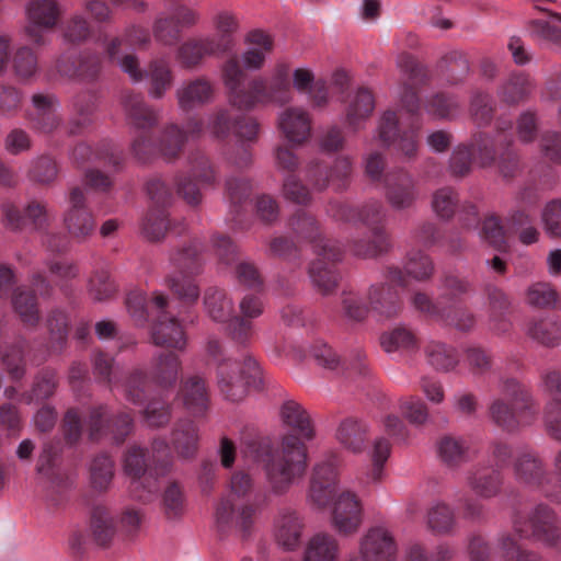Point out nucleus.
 <instances>
[{
	"mask_svg": "<svg viewBox=\"0 0 561 561\" xmlns=\"http://www.w3.org/2000/svg\"><path fill=\"white\" fill-rule=\"evenodd\" d=\"M280 417L283 424L298 436L283 435L275 447L252 442L244 451L261 465L268 492L276 496L285 495L305 477L308 450L304 440L314 437L310 415L300 403L286 401L282 405Z\"/></svg>",
	"mask_w": 561,
	"mask_h": 561,
	"instance_id": "1",
	"label": "nucleus"
},
{
	"mask_svg": "<svg viewBox=\"0 0 561 561\" xmlns=\"http://www.w3.org/2000/svg\"><path fill=\"white\" fill-rule=\"evenodd\" d=\"M122 105L128 125L139 133L133 139L131 150L141 161L156 151L168 158L175 157L186 141L199 138L204 131L203 124L192 119L184 129L174 124L169 125L160 139L152 141L147 133L159 122V112L148 105L141 94L134 92L123 95Z\"/></svg>",
	"mask_w": 561,
	"mask_h": 561,
	"instance_id": "2",
	"label": "nucleus"
},
{
	"mask_svg": "<svg viewBox=\"0 0 561 561\" xmlns=\"http://www.w3.org/2000/svg\"><path fill=\"white\" fill-rule=\"evenodd\" d=\"M339 459L329 454L319 459L313 467L307 491V502L317 508L332 506L331 522L334 529L343 535L356 533L363 523V506L357 496L350 491L339 490Z\"/></svg>",
	"mask_w": 561,
	"mask_h": 561,
	"instance_id": "3",
	"label": "nucleus"
},
{
	"mask_svg": "<svg viewBox=\"0 0 561 561\" xmlns=\"http://www.w3.org/2000/svg\"><path fill=\"white\" fill-rule=\"evenodd\" d=\"M222 79L230 104L239 110H252L270 103L282 104L291 99L289 67L285 64L276 66L271 79H254L245 89V73L237 59H229L224 66Z\"/></svg>",
	"mask_w": 561,
	"mask_h": 561,
	"instance_id": "4",
	"label": "nucleus"
},
{
	"mask_svg": "<svg viewBox=\"0 0 561 561\" xmlns=\"http://www.w3.org/2000/svg\"><path fill=\"white\" fill-rule=\"evenodd\" d=\"M512 127V122H499L495 136L479 134L468 146H457L450 157V171L455 175H465L470 171L471 164L482 168L497 163L500 173L504 178L513 176L518 167L516 153L511 149L512 137L503 131Z\"/></svg>",
	"mask_w": 561,
	"mask_h": 561,
	"instance_id": "5",
	"label": "nucleus"
},
{
	"mask_svg": "<svg viewBox=\"0 0 561 561\" xmlns=\"http://www.w3.org/2000/svg\"><path fill=\"white\" fill-rule=\"evenodd\" d=\"M264 503L253 477L244 471L231 474L224 496L216 507V522L220 527H236L249 531Z\"/></svg>",
	"mask_w": 561,
	"mask_h": 561,
	"instance_id": "6",
	"label": "nucleus"
},
{
	"mask_svg": "<svg viewBox=\"0 0 561 561\" xmlns=\"http://www.w3.org/2000/svg\"><path fill=\"white\" fill-rule=\"evenodd\" d=\"M299 238L308 240L317 259L311 262L308 273L312 285L322 294L333 291L339 282L335 263L342 257L341 248L330 240L322 238L318 231L316 219L305 211L298 213L291 222Z\"/></svg>",
	"mask_w": 561,
	"mask_h": 561,
	"instance_id": "7",
	"label": "nucleus"
},
{
	"mask_svg": "<svg viewBox=\"0 0 561 561\" xmlns=\"http://www.w3.org/2000/svg\"><path fill=\"white\" fill-rule=\"evenodd\" d=\"M502 398L490 405L492 421L506 432L531 425L538 414L529 392L514 378L501 383Z\"/></svg>",
	"mask_w": 561,
	"mask_h": 561,
	"instance_id": "8",
	"label": "nucleus"
},
{
	"mask_svg": "<svg viewBox=\"0 0 561 561\" xmlns=\"http://www.w3.org/2000/svg\"><path fill=\"white\" fill-rule=\"evenodd\" d=\"M208 355L217 363V385L227 400L239 401L245 393L251 379L260 376V367L252 356L244 357L243 363L222 357V347L217 339H209Z\"/></svg>",
	"mask_w": 561,
	"mask_h": 561,
	"instance_id": "9",
	"label": "nucleus"
},
{
	"mask_svg": "<svg viewBox=\"0 0 561 561\" xmlns=\"http://www.w3.org/2000/svg\"><path fill=\"white\" fill-rule=\"evenodd\" d=\"M514 534L545 548H554L561 542V524L557 512L547 504L535 505L527 516L516 513L512 517Z\"/></svg>",
	"mask_w": 561,
	"mask_h": 561,
	"instance_id": "10",
	"label": "nucleus"
},
{
	"mask_svg": "<svg viewBox=\"0 0 561 561\" xmlns=\"http://www.w3.org/2000/svg\"><path fill=\"white\" fill-rule=\"evenodd\" d=\"M181 366L182 363L178 355L173 353L158 354L152 358L147 375L136 370L129 376L124 385L126 399L135 405H141L147 380L161 388L173 387L179 378Z\"/></svg>",
	"mask_w": 561,
	"mask_h": 561,
	"instance_id": "11",
	"label": "nucleus"
},
{
	"mask_svg": "<svg viewBox=\"0 0 561 561\" xmlns=\"http://www.w3.org/2000/svg\"><path fill=\"white\" fill-rule=\"evenodd\" d=\"M117 43L115 42L110 46V59L116 61L133 83L137 84L148 79L150 84L149 96L156 100L162 99L173 82L169 62L164 59H153L149 64L148 71H145L140 68L136 54L129 53L125 56H118V51H116Z\"/></svg>",
	"mask_w": 561,
	"mask_h": 561,
	"instance_id": "12",
	"label": "nucleus"
},
{
	"mask_svg": "<svg viewBox=\"0 0 561 561\" xmlns=\"http://www.w3.org/2000/svg\"><path fill=\"white\" fill-rule=\"evenodd\" d=\"M169 308L168 297L162 291H154L150 300V311L157 312V319L151 325V341L157 346L182 351L186 346V335Z\"/></svg>",
	"mask_w": 561,
	"mask_h": 561,
	"instance_id": "13",
	"label": "nucleus"
},
{
	"mask_svg": "<svg viewBox=\"0 0 561 561\" xmlns=\"http://www.w3.org/2000/svg\"><path fill=\"white\" fill-rule=\"evenodd\" d=\"M199 249L201 244L194 241L188 248L179 251L171 257L174 274L167 282L179 299L185 304H194L199 295L198 287L191 278L201 267Z\"/></svg>",
	"mask_w": 561,
	"mask_h": 561,
	"instance_id": "14",
	"label": "nucleus"
},
{
	"mask_svg": "<svg viewBox=\"0 0 561 561\" xmlns=\"http://www.w3.org/2000/svg\"><path fill=\"white\" fill-rule=\"evenodd\" d=\"M147 193L157 209H151L142 220L141 231L144 236L151 241H159L167 233H182L184 231L183 224L180 231H176V226H170L164 206L171 198V193L165 183L159 179L151 180L147 183Z\"/></svg>",
	"mask_w": 561,
	"mask_h": 561,
	"instance_id": "15",
	"label": "nucleus"
},
{
	"mask_svg": "<svg viewBox=\"0 0 561 561\" xmlns=\"http://www.w3.org/2000/svg\"><path fill=\"white\" fill-rule=\"evenodd\" d=\"M419 129V118L413 117L411 126L400 131L397 114L391 111H386L379 118L375 137L382 147L389 148L393 146L404 156L412 157L417 150Z\"/></svg>",
	"mask_w": 561,
	"mask_h": 561,
	"instance_id": "16",
	"label": "nucleus"
},
{
	"mask_svg": "<svg viewBox=\"0 0 561 561\" xmlns=\"http://www.w3.org/2000/svg\"><path fill=\"white\" fill-rule=\"evenodd\" d=\"M398 287H407L405 276L398 267H389L385 282L373 284L368 291L371 309L380 317L391 318L400 308Z\"/></svg>",
	"mask_w": 561,
	"mask_h": 561,
	"instance_id": "17",
	"label": "nucleus"
},
{
	"mask_svg": "<svg viewBox=\"0 0 561 561\" xmlns=\"http://www.w3.org/2000/svg\"><path fill=\"white\" fill-rule=\"evenodd\" d=\"M401 72L400 102L412 116H419L421 105L419 90L426 83V69L410 55H400L397 60Z\"/></svg>",
	"mask_w": 561,
	"mask_h": 561,
	"instance_id": "18",
	"label": "nucleus"
},
{
	"mask_svg": "<svg viewBox=\"0 0 561 561\" xmlns=\"http://www.w3.org/2000/svg\"><path fill=\"white\" fill-rule=\"evenodd\" d=\"M61 11L55 0H32L26 5V36L36 45H44L45 33L53 30Z\"/></svg>",
	"mask_w": 561,
	"mask_h": 561,
	"instance_id": "19",
	"label": "nucleus"
},
{
	"mask_svg": "<svg viewBox=\"0 0 561 561\" xmlns=\"http://www.w3.org/2000/svg\"><path fill=\"white\" fill-rule=\"evenodd\" d=\"M15 283L13 270L5 265H0V298H7L11 295L12 306L23 323L35 325L39 320L36 297L18 287L12 291Z\"/></svg>",
	"mask_w": 561,
	"mask_h": 561,
	"instance_id": "20",
	"label": "nucleus"
},
{
	"mask_svg": "<svg viewBox=\"0 0 561 561\" xmlns=\"http://www.w3.org/2000/svg\"><path fill=\"white\" fill-rule=\"evenodd\" d=\"M196 180L203 186H211L216 183L217 174L209 160L201 153L194 154L190 160V175L178 184V193L190 205H197L202 201V194Z\"/></svg>",
	"mask_w": 561,
	"mask_h": 561,
	"instance_id": "21",
	"label": "nucleus"
},
{
	"mask_svg": "<svg viewBox=\"0 0 561 561\" xmlns=\"http://www.w3.org/2000/svg\"><path fill=\"white\" fill-rule=\"evenodd\" d=\"M259 124L254 119H237L232 118L230 111L227 108H219L209 116L207 123V131L217 139L228 137L233 130L239 140L254 141L259 134Z\"/></svg>",
	"mask_w": 561,
	"mask_h": 561,
	"instance_id": "22",
	"label": "nucleus"
},
{
	"mask_svg": "<svg viewBox=\"0 0 561 561\" xmlns=\"http://www.w3.org/2000/svg\"><path fill=\"white\" fill-rule=\"evenodd\" d=\"M226 53L224 38H210L208 35L190 38L182 43L176 50V60L183 68L199 67L204 59L220 56Z\"/></svg>",
	"mask_w": 561,
	"mask_h": 561,
	"instance_id": "23",
	"label": "nucleus"
},
{
	"mask_svg": "<svg viewBox=\"0 0 561 561\" xmlns=\"http://www.w3.org/2000/svg\"><path fill=\"white\" fill-rule=\"evenodd\" d=\"M352 165L353 162L348 157L336 159L330 170L322 168L319 161H311L307 167V178L318 191H322L330 185L335 191H342L348 183Z\"/></svg>",
	"mask_w": 561,
	"mask_h": 561,
	"instance_id": "24",
	"label": "nucleus"
},
{
	"mask_svg": "<svg viewBox=\"0 0 561 561\" xmlns=\"http://www.w3.org/2000/svg\"><path fill=\"white\" fill-rule=\"evenodd\" d=\"M397 550L392 534L382 526L369 528L359 543L363 561H396Z\"/></svg>",
	"mask_w": 561,
	"mask_h": 561,
	"instance_id": "25",
	"label": "nucleus"
},
{
	"mask_svg": "<svg viewBox=\"0 0 561 561\" xmlns=\"http://www.w3.org/2000/svg\"><path fill=\"white\" fill-rule=\"evenodd\" d=\"M304 530V518L297 511L283 508L275 516L273 536L282 549L295 551L300 546Z\"/></svg>",
	"mask_w": 561,
	"mask_h": 561,
	"instance_id": "26",
	"label": "nucleus"
},
{
	"mask_svg": "<svg viewBox=\"0 0 561 561\" xmlns=\"http://www.w3.org/2000/svg\"><path fill=\"white\" fill-rule=\"evenodd\" d=\"M277 128L291 146H301L310 138L311 117L306 110L289 106L278 113Z\"/></svg>",
	"mask_w": 561,
	"mask_h": 561,
	"instance_id": "27",
	"label": "nucleus"
},
{
	"mask_svg": "<svg viewBox=\"0 0 561 561\" xmlns=\"http://www.w3.org/2000/svg\"><path fill=\"white\" fill-rule=\"evenodd\" d=\"M383 188L388 203L398 210L411 207L417 198L415 183L404 171L387 173Z\"/></svg>",
	"mask_w": 561,
	"mask_h": 561,
	"instance_id": "28",
	"label": "nucleus"
},
{
	"mask_svg": "<svg viewBox=\"0 0 561 561\" xmlns=\"http://www.w3.org/2000/svg\"><path fill=\"white\" fill-rule=\"evenodd\" d=\"M64 220L69 233L75 238H85L94 230V218L85 207L84 194L79 187L70 192L69 209Z\"/></svg>",
	"mask_w": 561,
	"mask_h": 561,
	"instance_id": "29",
	"label": "nucleus"
},
{
	"mask_svg": "<svg viewBox=\"0 0 561 561\" xmlns=\"http://www.w3.org/2000/svg\"><path fill=\"white\" fill-rule=\"evenodd\" d=\"M311 356L318 365L325 369L348 371L350 376L353 374L365 375L367 373V365L364 362L365 355L360 351H356L353 359L348 364H342L337 355L328 344L318 341L311 346Z\"/></svg>",
	"mask_w": 561,
	"mask_h": 561,
	"instance_id": "30",
	"label": "nucleus"
},
{
	"mask_svg": "<svg viewBox=\"0 0 561 561\" xmlns=\"http://www.w3.org/2000/svg\"><path fill=\"white\" fill-rule=\"evenodd\" d=\"M515 480L531 489H541L549 481V473L541 459L534 453H522L514 461Z\"/></svg>",
	"mask_w": 561,
	"mask_h": 561,
	"instance_id": "31",
	"label": "nucleus"
},
{
	"mask_svg": "<svg viewBox=\"0 0 561 561\" xmlns=\"http://www.w3.org/2000/svg\"><path fill=\"white\" fill-rule=\"evenodd\" d=\"M375 110V98L366 88H358L347 96L345 123L353 131L360 130Z\"/></svg>",
	"mask_w": 561,
	"mask_h": 561,
	"instance_id": "32",
	"label": "nucleus"
},
{
	"mask_svg": "<svg viewBox=\"0 0 561 561\" xmlns=\"http://www.w3.org/2000/svg\"><path fill=\"white\" fill-rule=\"evenodd\" d=\"M329 211L339 220L347 222H362L368 227L381 224L386 218V210L381 203L370 202L362 208H355L343 204H334Z\"/></svg>",
	"mask_w": 561,
	"mask_h": 561,
	"instance_id": "33",
	"label": "nucleus"
},
{
	"mask_svg": "<svg viewBox=\"0 0 561 561\" xmlns=\"http://www.w3.org/2000/svg\"><path fill=\"white\" fill-rule=\"evenodd\" d=\"M186 411L195 416L204 415L208 409L209 396L205 380L199 376L185 378L178 394Z\"/></svg>",
	"mask_w": 561,
	"mask_h": 561,
	"instance_id": "34",
	"label": "nucleus"
},
{
	"mask_svg": "<svg viewBox=\"0 0 561 561\" xmlns=\"http://www.w3.org/2000/svg\"><path fill=\"white\" fill-rule=\"evenodd\" d=\"M214 85L206 78H196L183 83L176 91V99L182 110H191L209 103L214 99Z\"/></svg>",
	"mask_w": 561,
	"mask_h": 561,
	"instance_id": "35",
	"label": "nucleus"
},
{
	"mask_svg": "<svg viewBox=\"0 0 561 561\" xmlns=\"http://www.w3.org/2000/svg\"><path fill=\"white\" fill-rule=\"evenodd\" d=\"M33 105L35 112L32 117L34 128L41 133H50L60 123L57 110L59 103L54 95L50 94H34Z\"/></svg>",
	"mask_w": 561,
	"mask_h": 561,
	"instance_id": "36",
	"label": "nucleus"
},
{
	"mask_svg": "<svg viewBox=\"0 0 561 561\" xmlns=\"http://www.w3.org/2000/svg\"><path fill=\"white\" fill-rule=\"evenodd\" d=\"M535 89V82L525 72H512L497 89L499 99L508 105H516L526 100Z\"/></svg>",
	"mask_w": 561,
	"mask_h": 561,
	"instance_id": "37",
	"label": "nucleus"
},
{
	"mask_svg": "<svg viewBox=\"0 0 561 561\" xmlns=\"http://www.w3.org/2000/svg\"><path fill=\"white\" fill-rule=\"evenodd\" d=\"M89 529L98 545L107 546L117 535L118 522L110 508L98 505L92 510Z\"/></svg>",
	"mask_w": 561,
	"mask_h": 561,
	"instance_id": "38",
	"label": "nucleus"
},
{
	"mask_svg": "<svg viewBox=\"0 0 561 561\" xmlns=\"http://www.w3.org/2000/svg\"><path fill=\"white\" fill-rule=\"evenodd\" d=\"M339 554L337 540L327 533H317L306 542L302 561H337Z\"/></svg>",
	"mask_w": 561,
	"mask_h": 561,
	"instance_id": "39",
	"label": "nucleus"
},
{
	"mask_svg": "<svg viewBox=\"0 0 561 561\" xmlns=\"http://www.w3.org/2000/svg\"><path fill=\"white\" fill-rule=\"evenodd\" d=\"M466 484L477 496L492 499L500 494L503 480L497 470L480 468L467 473Z\"/></svg>",
	"mask_w": 561,
	"mask_h": 561,
	"instance_id": "40",
	"label": "nucleus"
},
{
	"mask_svg": "<svg viewBox=\"0 0 561 561\" xmlns=\"http://www.w3.org/2000/svg\"><path fill=\"white\" fill-rule=\"evenodd\" d=\"M198 440V427L191 420H183L178 423L171 436L173 449L182 459H190L195 456Z\"/></svg>",
	"mask_w": 561,
	"mask_h": 561,
	"instance_id": "41",
	"label": "nucleus"
},
{
	"mask_svg": "<svg viewBox=\"0 0 561 561\" xmlns=\"http://www.w3.org/2000/svg\"><path fill=\"white\" fill-rule=\"evenodd\" d=\"M248 42L249 48L242 54V64L249 70H257L272 51L273 39L267 33L255 30L249 33Z\"/></svg>",
	"mask_w": 561,
	"mask_h": 561,
	"instance_id": "42",
	"label": "nucleus"
},
{
	"mask_svg": "<svg viewBox=\"0 0 561 561\" xmlns=\"http://www.w3.org/2000/svg\"><path fill=\"white\" fill-rule=\"evenodd\" d=\"M2 211L4 214L5 224L11 229H20L25 220H30L36 227H41L47 219L45 206L36 202H32L26 206L23 216L20 215L19 210L11 203L2 204Z\"/></svg>",
	"mask_w": 561,
	"mask_h": 561,
	"instance_id": "43",
	"label": "nucleus"
},
{
	"mask_svg": "<svg viewBox=\"0 0 561 561\" xmlns=\"http://www.w3.org/2000/svg\"><path fill=\"white\" fill-rule=\"evenodd\" d=\"M437 455L448 467H458L471 459L466 440L455 436H444L437 443Z\"/></svg>",
	"mask_w": 561,
	"mask_h": 561,
	"instance_id": "44",
	"label": "nucleus"
},
{
	"mask_svg": "<svg viewBox=\"0 0 561 561\" xmlns=\"http://www.w3.org/2000/svg\"><path fill=\"white\" fill-rule=\"evenodd\" d=\"M99 66V56H82L79 60H72V55L64 54L57 60L58 72L68 78H85L94 76Z\"/></svg>",
	"mask_w": 561,
	"mask_h": 561,
	"instance_id": "45",
	"label": "nucleus"
},
{
	"mask_svg": "<svg viewBox=\"0 0 561 561\" xmlns=\"http://www.w3.org/2000/svg\"><path fill=\"white\" fill-rule=\"evenodd\" d=\"M366 434L367 426L364 422L348 417L340 423L336 438L346 449L359 453L364 448Z\"/></svg>",
	"mask_w": 561,
	"mask_h": 561,
	"instance_id": "46",
	"label": "nucleus"
},
{
	"mask_svg": "<svg viewBox=\"0 0 561 561\" xmlns=\"http://www.w3.org/2000/svg\"><path fill=\"white\" fill-rule=\"evenodd\" d=\"M115 42H118L116 44V51H118V56H125L129 53L136 54V48L148 46L151 42V36L148 28L140 25H130L126 27L122 37H116L106 45V53L108 56L110 46Z\"/></svg>",
	"mask_w": 561,
	"mask_h": 561,
	"instance_id": "47",
	"label": "nucleus"
},
{
	"mask_svg": "<svg viewBox=\"0 0 561 561\" xmlns=\"http://www.w3.org/2000/svg\"><path fill=\"white\" fill-rule=\"evenodd\" d=\"M205 311L216 322H226L232 318L233 302L225 290L209 288L204 296Z\"/></svg>",
	"mask_w": 561,
	"mask_h": 561,
	"instance_id": "48",
	"label": "nucleus"
},
{
	"mask_svg": "<svg viewBox=\"0 0 561 561\" xmlns=\"http://www.w3.org/2000/svg\"><path fill=\"white\" fill-rule=\"evenodd\" d=\"M380 343L388 354H408L417 348V340L414 333L404 327H398L383 333Z\"/></svg>",
	"mask_w": 561,
	"mask_h": 561,
	"instance_id": "49",
	"label": "nucleus"
},
{
	"mask_svg": "<svg viewBox=\"0 0 561 561\" xmlns=\"http://www.w3.org/2000/svg\"><path fill=\"white\" fill-rule=\"evenodd\" d=\"M71 159L78 164L88 161H100L104 164H112L113 167L118 165L121 161V158L114 153L108 144H103L95 149L87 144H79L72 149Z\"/></svg>",
	"mask_w": 561,
	"mask_h": 561,
	"instance_id": "50",
	"label": "nucleus"
},
{
	"mask_svg": "<svg viewBox=\"0 0 561 561\" xmlns=\"http://www.w3.org/2000/svg\"><path fill=\"white\" fill-rule=\"evenodd\" d=\"M25 341L0 347V362L5 367L9 376L13 380H21L26 373L24 359Z\"/></svg>",
	"mask_w": 561,
	"mask_h": 561,
	"instance_id": "51",
	"label": "nucleus"
},
{
	"mask_svg": "<svg viewBox=\"0 0 561 561\" xmlns=\"http://www.w3.org/2000/svg\"><path fill=\"white\" fill-rule=\"evenodd\" d=\"M526 333L540 344L552 346L561 341V322L541 319L527 324Z\"/></svg>",
	"mask_w": 561,
	"mask_h": 561,
	"instance_id": "52",
	"label": "nucleus"
},
{
	"mask_svg": "<svg viewBox=\"0 0 561 561\" xmlns=\"http://www.w3.org/2000/svg\"><path fill=\"white\" fill-rule=\"evenodd\" d=\"M497 549L503 561H543L538 553L522 549L508 533L502 534L497 540Z\"/></svg>",
	"mask_w": 561,
	"mask_h": 561,
	"instance_id": "53",
	"label": "nucleus"
},
{
	"mask_svg": "<svg viewBox=\"0 0 561 561\" xmlns=\"http://www.w3.org/2000/svg\"><path fill=\"white\" fill-rule=\"evenodd\" d=\"M114 477V462L107 455L95 457L90 465V479L96 490H106Z\"/></svg>",
	"mask_w": 561,
	"mask_h": 561,
	"instance_id": "54",
	"label": "nucleus"
},
{
	"mask_svg": "<svg viewBox=\"0 0 561 561\" xmlns=\"http://www.w3.org/2000/svg\"><path fill=\"white\" fill-rule=\"evenodd\" d=\"M56 386L55 374L51 371H43L36 376L31 391L24 393L23 400L26 404L47 400L54 394Z\"/></svg>",
	"mask_w": 561,
	"mask_h": 561,
	"instance_id": "55",
	"label": "nucleus"
},
{
	"mask_svg": "<svg viewBox=\"0 0 561 561\" xmlns=\"http://www.w3.org/2000/svg\"><path fill=\"white\" fill-rule=\"evenodd\" d=\"M50 347L49 352H60L68 336V318L64 311L56 310L47 318Z\"/></svg>",
	"mask_w": 561,
	"mask_h": 561,
	"instance_id": "56",
	"label": "nucleus"
},
{
	"mask_svg": "<svg viewBox=\"0 0 561 561\" xmlns=\"http://www.w3.org/2000/svg\"><path fill=\"white\" fill-rule=\"evenodd\" d=\"M456 99L444 93L433 94L426 100L425 111L434 119H450L458 111Z\"/></svg>",
	"mask_w": 561,
	"mask_h": 561,
	"instance_id": "57",
	"label": "nucleus"
},
{
	"mask_svg": "<svg viewBox=\"0 0 561 561\" xmlns=\"http://www.w3.org/2000/svg\"><path fill=\"white\" fill-rule=\"evenodd\" d=\"M454 523V512L443 502L434 503L427 513V525L434 533H447Z\"/></svg>",
	"mask_w": 561,
	"mask_h": 561,
	"instance_id": "58",
	"label": "nucleus"
},
{
	"mask_svg": "<svg viewBox=\"0 0 561 561\" xmlns=\"http://www.w3.org/2000/svg\"><path fill=\"white\" fill-rule=\"evenodd\" d=\"M371 238L373 239L367 243L363 240L355 242L353 248L354 254L362 257H368L375 256L389 249L390 243L388 236L381 228L374 227L371 230Z\"/></svg>",
	"mask_w": 561,
	"mask_h": 561,
	"instance_id": "59",
	"label": "nucleus"
},
{
	"mask_svg": "<svg viewBox=\"0 0 561 561\" xmlns=\"http://www.w3.org/2000/svg\"><path fill=\"white\" fill-rule=\"evenodd\" d=\"M123 467L125 473L133 479V490H137L142 484L139 480L146 472L144 450L138 447L129 448L124 457Z\"/></svg>",
	"mask_w": 561,
	"mask_h": 561,
	"instance_id": "60",
	"label": "nucleus"
},
{
	"mask_svg": "<svg viewBox=\"0 0 561 561\" xmlns=\"http://www.w3.org/2000/svg\"><path fill=\"white\" fill-rule=\"evenodd\" d=\"M14 73L21 80L33 78L37 72V57L28 47L19 48L12 59Z\"/></svg>",
	"mask_w": 561,
	"mask_h": 561,
	"instance_id": "61",
	"label": "nucleus"
},
{
	"mask_svg": "<svg viewBox=\"0 0 561 561\" xmlns=\"http://www.w3.org/2000/svg\"><path fill=\"white\" fill-rule=\"evenodd\" d=\"M404 268L407 274L412 278L425 280L431 277L434 265L427 254L421 251H413L408 254Z\"/></svg>",
	"mask_w": 561,
	"mask_h": 561,
	"instance_id": "62",
	"label": "nucleus"
},
{
	"mask_svg": "<svg viewBox=\"0 0 561 561\" xmlns=\"http://www.w3.org/2000/svg\"><path fill=\"white\" fill-rule=\"evenodd\" d=\"M426 354L428 363L436 369H453L458 362L455 351L438 342L428 344Z\"/></svg>",
	"mask_w": 561,
	"mask_h": 561,
	"instance_id": "63",
	"label": "nucleus"
},
{
	"mask_svg": "<svg viewBox=\"0 0 561 561\" xmlns=\"http://www.w3.org/2000/svg\"><path fill=\"white\" fill-rule=\"evenodd\" d=\"M541 221L546 233L552 238H561V201L553 199L546 204L541 213Z\"/></svg>",
	"mask_w": 561,
	"mask_h": 561,
	"instance_id": "64",
	"label": "nucleus"
}]
</instances>
